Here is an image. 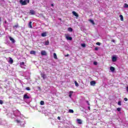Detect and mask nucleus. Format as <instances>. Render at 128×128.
<instances>
[{
	"label": "nucleus",
	"mask_w": 128,
	"mask_h": 128,
	"mask_svg": "<svg viewBox=\"0 0 128 128\" xmlns=\"http://www.w3.org/2000/svg\"><path fill=\"white\" fill-rule=\"evenodd\" d=\"M20 2L22 6H26L28 4H30V0H24H24H20Z\"/></svg>",
	"instance_id": "obj_1"
},
{
	"label": "nucleus",
	"mask_w": 128,
	"mask_h": 128,
	"mask_svg": "<svg viewBox=\"0 0 128 128\" xmlns=\"http://www.w3.org/2000/svg\"><path fill=\"white\" fill-rule=\"evenodd\" d=\"M72 94H74V92L72 91H70L69 92V96L70 98H72Z\"/></svg>",
	"instance_id": "obj_17"
},
{
	"label": "nucleus",
	"mask_w": 128,
	"mask_h": 128,
	"mask_svg": "<svg viewBox=\"0 0 128 128\" xmlns=\"http://www.w3.org/2000/svg\"><path fill=\"white\" fill-rule=\"evenodd\" d=\"M72 14H74V16H76V18H78V13H76V12L73 11Z\"/></svg>",
	"instance_id": "obj_6"
},
{
	"label": "nucleus",
	"mask_w": 128,
	"mask_h": 128,
	"mask_svg": "<svg viewBox=\"0 0 128 128\" xmlns=\"http://www.w3.org/2000/svg\"><path fill=\"white\" fill-rule=\"evenodd\" d=\"M69 56H70V54H67L66 55L64 56L65 57Z\"/></svg>",
	"instance_id": "obj_39"
},
{
	"label": "nucleus",
	"mask_w": 128,
	"mask_h": 128,
	"mask_svg": "<svg viewBox=\"0 0 128 128\" xmlns=\"http://www.w3.org/2000/svg\"><path fill=\"white\" fill-rule=\"evenodd\" d=\"M26 90H30V87H26Z\"/></svg>",
	"instance_id": "obj_32"
},
{
	"label": "nucleus",
	"mask_w": 128,
	"mask_h": 128,
	"mask_svg": "<svg viewBox=\"0 0 128 128\" xmlns=\"http://www.w3.org/2000/svg\"><path fill=\"white\" fill-rule=\"evenodd\" d=\"M58 120H60V117L58 116Z\"/></svg>",
	"instance_id": "obj_40"
},
{
	"label": "nucleus",
	"mask_w": 128,
	"mask_h": 128,
	"mask_svg": "<svg viewBox=\"0 0 128 128\" xmlns=\"http://www.w3.org/2000/svg\"><path fill=\"white\" fill-rule=\"evenodd\" d=\"M40 104L41 106H44V101H42V100L40 101Z\"/></svg>",
	"instance_id": "obj_25"
},
{
	"label": "nucleus",
	"mask_w": 128,
	"mask_h": 128,
	"mask_svg": "<svg viewBox=\"0 0 128 128\" xmlns=\"http://www.w3.org/2000/svg\"><path fill=\"white\" fill-rule=\"evenodd\" d=\"M88 110H90V107L88 106Z\"/></svg>",
	"instance_id": "obj_44"
},
{
	"label": "nucleus",
	"mask_w": 128,
	"mask_h": 128,
	"mask_svg": "<svg viewBox=\"0 0 128 128\" xmlns=\"http://www.w3.org/2000/svg\"><path fill=\"white\" fill-rule=\"evenodd\" d=\"M59 20H62V18H60Z\"/></svg>",
	"instance_id": "obj_46"
},
{
	"label": "nucleus",
	"mask_w": 128,
	"mask_h": 128,
	"mask_svg": "<svg viewBox=\"0 0 128 128\" xmlns=\"http://www.w3.org/2000/svg\"><path fill=\"white\" fill-rule=\"evenodd\" d=\"M95 50H98V47L95 48Z\"/></svg>",
	"instance_id": "obj_37"
},
{
	"label": "nucleus",
	"mask_w": 128,
	"mask_h": 128,
	"mask_svg": "<svg viewBox=\"0 0 128 128\" xmlns=\"http://www.w3.org/2000/svg\"><path fill=\"white\" fill-rule=\"evenodd\" d=\"M90 22H91V24H93V25L96 24L94 23V20H90Z\"/></svg>",
	"instance_id": "obj_21"
},
{
	"label": "nucleus",
	"mask_w": 128,
	"mask_h": 128,
	"mask_svg": "<svg viewBox=\"0 0 128 128\" xmlns=\"http://www.w3.org/2000/svg\"><path fill=\"white\" fill-rule=\"evenodd\" d=\"M20 66H24V62H21L20 63Z\"/></svg>",
	"instance_id": "obj_30"
},
{
	"label": "nucleus",
	"mask_w": 128,
	"mask_h": 128,
	"mask_svg": "<svg viewBox=\"0 0 128 128\" xmlns=\"http://www.w3.org/2000/svg\"><path fill=\"white\" fill-rule=\"evenodd\" d=\"M65 36L67 40H72V38L70 36V35H68V34H66Z\"/></svg>",
	"instance_id": "obj_2"
},
{
	"label": "nucleus",
	"mask_w": 128,
	"mask_h": 128,
	"mask_svg": "<svg viewBox=\"0 0 128 128\" xmlns=\"http://www.w3.org/2000/svg\"><path fill=\"white\" fill-rule=\"evenodd\" d=\"M94 66H96V64H98V62H94Z\"/></svg>",
	"instance_id": "obj_36"
},
{
	"label": "nucleus",
	"mask_w": 128,
	"mask_h": 128,
	"mask_svg": "<svg viewBox=\"0 0 128 128\" xmlns=\"http://www.w3.org/2000/svg\"><path fill=\"white\" fill-rule=\"evenodd\" d=\"M54 58L55 60H58V56H56V54L54 53Z\"/></svg>",
	"instance_id": "obj_18"
},
{
	"label": "nucleus",
	"mask_w": 128,
	"mask_h": 128,
	"mask_svg": "<svg viewBox=\"0 0 128 128\" xmlns=\"http://www.w3.org/2000/svg\"><path fill=\"white\" fill-rule=\"evenodd\" d=\"M91 86H94V84H96V81H91L90 82Z\"/></svg>",
	"instance_id": "obj_19"
},
{
	"label": "nucleus",
	"mask_w": 128,
	"mask_h": 128,
	"mask_svg": "<svg viewBox=\"0 0 128 128\" xmlns=\"http://www.w3.org/2000/svg\"><path fill=\"white\" fill-rule=\"evenodd\" d=\"M126 90L128 92V86L126 87Z\"/></svg>",
	"instance_id": "obj_42"
},
{
	"label": "nucleus",
	"mask_w": 128,
	"mask_h": 128,
	"mask_svg": "<svg viewBox=\"0 0 128 128\" xmlns=\"http://www.w3.org/2000/svg\"><path fill=\"white\" fill-rule=\"evenodd\" d=\"M41 54L42 56H46L47 54L45 50L41 51Z\"/></svg>",
	"instance_id": "obj_5"
},
{
	"label": "nucleus",
	"mask_w": 128,
	"mask_h": 128,
	"mask_svg": "<svg viewBox=\"0 0 128 128\" xmlns=\"http://www.w3.org/2000/svg\"><path fill=\"white\" fill-rule=\"evenodd\" d=\"M4 104V101L2 100H0V104Z\"/></svg>",
	"instance_id": "obj_34"
},
{
	"label": "nucleus",
	"mask_w": 128,
	"mask_h": 128,
	"mask_svg": "<svg viewBox=\"0 0 128 128\" xmlns=\"http://www.w3.org/2000/svg\"><path fill=\"white\" fill-rule=\"evenodd\" d=\"M8 62H10V64H11L14 63V60L10 57L9 58Z\"/></svg>",
	"instance_id": "obj_7"
},
{
	"label": "nucleus",
	"mask_w": 128,
	"mask_h": 128,
	"mask_svg": "<svg viewBox=\"0 0 128 128\" xmlns=\"http://www.w3.org/2000/svg\"><path fill=\"white\" fill-rule=\"evenodd\" d=\"M116 60H118L116 57V56L112 57V62H114Z\"/></svg>",
	"instance_id": "obj_14"
},
{
	"label": "nucleus",
	"mask_w": 128,
	"mask_h": 128,
	"mask_svg": "<svg viewBox=\"0 0 128 128\" xmlns=\"http://www.w3.org/2000/svg\"><path fill=\"white\" fill-rule=\"evenodd\" d=\"M96 44H97V46H100V42H98L96 43Z\"/></svg>",
	"instance_id": "obj_35"
},
{
	"label": "nucleus",
	"mask_w": 128,
	"mask_h": 128,
	"mask_svg": "<svg viewBox=\"0 0 128 128\" xmlns=\"http://www.w3.org/2000/svg\"><path fill=\"white\" fill-rule=\"evenodd\" d=\"M115 70H116V68H114V66H110V70L112 72H114Z\"/></svg>",
	"instance_id": "obj_9"
},
{
	"label": "nucleus",
	"mask_w": 128,
	"mask_h": 128,
	"mask_svg": "<svg viewBox=\"0 0 128 128\" xmlns=\"http://www.w3.org/2000/svg\"><path fill=\"white\" fill-rule=\"evenodd\" d=\"M30 14H31L32 15H34V14H36V12H34V10H30Z\"/></svg>",
	"instance_id": "obj_11"
},
{
	"label": "nucleus",
	"mask_w": 128,
	"mask_h": 128,
	"mask_svg": "<svg viewBox=\"0 0 128 128\" xmlns=\"http://www.w3.org/2000/svg\"><path fill=\"white\" fill-rule=\"evenodd\" d=\"M40 76H41L43 80H46V74H44V73H42L40 74Z\"/></svg>",
	"instance_id": "obj_3"
},
{
	"label": "nucleus",
	"mask_w": 128,
	"mask_h": 128,
	"mask_svg": "<svg viewBox=\"0 0 128 128\" xmlns=\"http://www.w3.org/2000/svg\"><path fill=\"white\" fill-rule=\"evenodd\" d=\"M120 20L122 22H124V16H122V15H120Z\"/></svg>",
	"instance_id": "obj_20"
},
{
	"label": "nucleus",
	"mask_w": 128,
	"mask_h": 128,
	"mask_svg": "<svg viewBox=\"0 0 128 128\" xmlns=\"http://www.w3.org/2000/svg\"><path fill=\"white\" fill-rule=\"evenodd\" d=\"M44 44L45 46H48L50 44V42L48 40L45 42Z\"/></svg>",
	"instance_id": "obj_23"
},
{
	"label": "nucleus",
	"mask_w": 128,
	"mask_h": 128,
	"mask_svg": "<svg viewBox=\"0 0 128 128\" xmlns=\"http://www.w3.org/2000/svg\"><path fill=\"white\" fill-rule=\"evenodd\" d=\"M23 98H24V100H25V99H26V100H28V99L30 98V96H28L27 94H24V96Z\"/></svg>",
	"instance_id": "obj_4"
},
{
	"label": "nucleus",
	"mask_w": 128,
	"mask_h": 128,
	"mask_svg": "<svg viewBox=\"0 0 128 128\" xmlns=\"http://www.w3.org/2000/svg\"><path fill=\"white\" fill-rule=\"evenodd\" d=\"M69 112H70V114H74V110H68Z\"/></svg>",
	"instance_id": "obj_26"
},
{
	"label": "nucleus",
	"mask_w": 128,
	"mask_h": 128,
	"mask_svg": "<svg viewBox=\"0 0 128 128\" xmlns=\"http://www.w3.org/2000/svg\"><path fill=\"white\" fill-rule=\"evenodd\" d=\"M112 42H114V40H112Z\"/></svg>",
	"instance_id": "obj_41"
},
{
	"label": "nucleus",
	"mask_w": 128,
	"mask_h": 128,
	"mask_svg": "<svg viewBox=\"0 0 128 128\" xmlns=\"http://www.w3.org/2000/svg\"><path fill=\"white\" fill-rule=\"evenodd\" d=\"M42 36L44 38V36H46V32H44L41 34Z\"/></svg>",
	"instance_id": "obj_13"
},
{
	"label": "nucleus",
	"mask_w": 128,
	"mask_h": 128,
	"mask_svg": "<svg viewBox=\"0 0 128 128\" xmlns=\"http://www.w3.org/2000/svg\"><path fill=\"white\" fill-rule=\"evenodd\" d=\"M81 46H82L83 48H85V46H86V44H81Z\"/></svg>",
	"instance_id": "obj_31"
},
{
	"label": "nucleus",
	"mask_w": 128,
	"mask_h": 128,
	"mask_svg": "<svg viewBox=\"0 0 128 128\" xmlns=\"http://www.w3.org/2000/svg\"><path fill=\"white\" fill-rule=\"evenodd\" d=\"M124 7L125 8H128V4H124Z\"/></svg>",
	"instance_id": "obj_24"
},
{
	"label": "nucleus",
	"mask_w": 128,
	"mask_h": 128,
	"mask_svg": "<svg viewBox=\"0 0 128 128\" xmlns=\"http://www.w3.org/2000/svg\"><path fill=\"white\" fill-rule=\"evenodd\" d=\"M77 122L79 124H82V120H80V119H77Z\"/></svg>",
	"instance_id": "obj_12"
},
{
	"label": "nucleus",
	"mask_w": 128,
	"mask_h": 128,
	"mask_svg": "<svg viewBox=\"0 0 128 128\" xmlns=\"http://www.w3.org/2000/svg\"><path fill=\"white\" fill-rule=\"evenodd\" d=\"M9 38L12 44H14V42H16V40H14V38L10 37Z\"/></svg>",
	"instance_id": "obj_8"
},
{
	"label": "nucleus",
	"mask_w": 128,
	"mask_h": 128,
	"mask_svg": "<svg viewBox=\"0 0 128 128\" xmlns=\"http://www.w3.org/2000/svg\"><path fill=\"white\" fill-rule=\"evenodd\" d=\"M52 6H54V4H51Z\"/></svg>",
	"instance_id": "obj_45"
},
{
	"label": "nucleus",
	"mask_w": 128,
	"mask_h": 128,
	"mask_svg": "<svg viewBox=\"0 0 128 128\" xmlns=\"http://www.w3.org/2000/svg\"><path fill=\"white\" fill-rule=\"evenodd\" d=\"M0 20H1V18H0Z\"/></svg>",
	"instance_id": "obj_47"
},
{
	"label": "nucleus",
	"mask_w": 128,
	"mask_h": 128,
	"mask_svg": "<svg viewBox=\"0 0 128 128\" xmlns=\"http://www.w3.org/2000/svg\"><path fill=\"white\" fill-rule=\"evenodd\" d=\"M18 28V23H17L16 25L13 26V28Z\"/></svg>",
	"instance_id": "obj_16"
},
{
	"label": "nucleus",
	"mask_w": 128,
	"mask_h": 128,
	"mask_svg": "<svg viewBox=\"0 0 128 128\" xmlns=\"http://www.w3.org/2000/svg\"><path fill=\"white\" fill-rule=\"evenodd\" d=\"M6 23H7L6 20H5V21H4V24H6Z\"/></svg>",
	"instance_id": "obj_43"
},
{
	"label": "nucleus",
	"mask_w": 128,
	"mask_h": 128,
	"mask_svg": "<svg viewBox=\"0 0 128 128\" xmlns=\"http://www.w3.org/2000/svg\"><path fill=\"white\" fill-rule=\"evenodd\" d=\"M116 110L118 112H120V110H122V108H118Z\"/></svg>",
	"instance_id": "obj_28"
},
{
	"label": "nucleus",
	"mask_w": 128,
	"mask_h": 128,
	"mask_svg": "<svg viewBox=\"0 0 128 128\" xmlns=\"http://www.w3.org/2000/svg\"><path fill=\"white\" fill-rule=\"evenodd\" d=\"M32 22H30L28 24V28H32Z\"/></svg>",
	"instance_id": "obj_10"
},
{
	"label": "nucleus",
	"mask_w": 128,
	"mask_h": 128,
	"mask_svg": "<svg viewBox=\"0 0 128 128\" xmlns=\"http://www.w3.org/2000/svg\"><path fill=\"white\" fill-rule=\"evenodd\" d=\"M74 84H75V86H78V82H76V81H75V82H74Z\"/></svg>",
	"instance_id": "obj_27"
},
{
	"label": "nucleus",
	"mask_w": 128,
	"mask_h": 128,
	"mask_svg": "<svg viewBox=\"0 0 128 128\" xmlns=\"http://www.w3.org/2000/svg\"><path fill=\"white\" fill-rule=\"evenodd\" d=\"M124 100L125 102H128V99H127V98H124Z\"/></svg>",
	"instance_id": "obj_38"
},
{
	"label": "nucleus",
	"mask_w": 128,
	"mask_h": 128,
	"mask_svg": "<svg viewBox=\"0 0 128 128\" xmlns=\"http://www.w3.org/2000/svg\"><path fill=\"white\" fill-rule=\"evenodd\" d=\"M118 106H122V102L121 101L118 102Z\"/></svg>",
	"instance_id": "obj_29"
},
{
	"label": "nucleus",
	"mask_w": 128,
	"mask_h": 128,
	"mask_svg": "<svg viewBox=\"0 0 128 128\" xmlns=\"http://www.w3.org/2000/svg\"><path fill=\"white\" fill-rule=\"evenodd\" d=\"M68 32H72V28H68Z\"/></svg>",
	"instance_id": "obj_22"
},
{
	"label": "nucleus",
	"mask_w": 128,
	"mask_h": 128,
	"mask_svg": "<svg viewBox=\"0 0 128 128\" xmlns=\"http://www.w3.org/2000/svg\"><path fill=\"white\" fill-rule=\"evenodd\" d=\"M36 52L34 50H32L30 52V54H34L36 55Z\"/></svg>",
	"instance_id": "obj_15"
},
{
	"label": "nucleus",
	"mask_w": 128,
	"mask_h": 128,
	"mask_svg": "<svg viewBox=\"0 0 128 128\" xmlns=\"http://www.w3.org/2000/svg\"><path fill=\"white\" fill-rule=\"evenodd\" d=\"M16 122L18 124H20V120H16Z\"/></svg>",
	"instance_id": "obj_33"
}]
</instances>
